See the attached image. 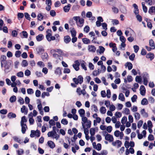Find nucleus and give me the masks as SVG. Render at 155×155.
<instances>
[{
  "mask_svg": "<svg viewBox=\"0 0 155 155\" xmlns=\"http://www.w3.org/2000/svg\"><path fill=\"white\" fill-rule=\"evenodd\" d=\"M73 81L75 84L71 83V85L73 87H76L77 86L76 84H81L83 82V78L82 75H79L78 78H74L73 79Z\"/></svg>",
  "mask_w": 155,
  "mask_h": 155,
  "instance_id": "f257e3e1",
  "label": "nucleus"
},
{
  "mask_svg": "<svg viewBox=\"0 0 155 155\" xmlns=\"http://www.w3.org/2000/svg\"><path fill=\"white\" fill-rule=\"evenodd\" d=\"M149 74L146 73H144L143 76V84L145 85H147L148 83V79L149 78Z\"/></svg>",
  "mask_w": 155,
  "mask_h": 155,
  "instance_id": "f03ea898",
  "label": "nucleus"
},
{
  "mask_svg": "<svg viewBox=\"0 0 155 155\" xmlns=\"http://www.w3.org/2000/svg\"><path fill=\"white\" fill-rule=\"evenodd\" d=\"M74 64H73L72 66L76 71H78L79 70V66L80 65V63L78 60L75 61H74Z\"/></svg>",
  "mask_w": 155,
  "mask_h": 155,
  "instance_id": "7ed1b4c3",
  "label": "nucleus"
},
{
  "mask_svg": "<svg viewBox=\"0 0 155 155\" xmlns=\"http://www.w3.org/2000/svg\"><path fill=\"white\" fill-rule=\"evenodd\" d=\"M105 140L110 142L114 140V138L112 135L107 134L105 137Z\"/></svg>",
  "mask_w": 155,
  "mask_h": 155,
  "instance_id": "20e7f679",
  "label": "nucleus"
},
{
  "mask_svg": "<svg viewBox=\"0 0 155 155\" xmlns=\"http://www.w3.org/2000/svg\"><path fill=\"white\" fill-rule=\"evenodd\" d=\"M64 43L68 44L71 41V39L69 35H67L64 37Z\"/></svg>",
  "mask_w": 155,
  "mask_h": 155,
  "instance_id": "39448f33",
  "label": "nucleus"
},
{
  "mask_svg": "<svg viewBox=\"0 0 155 155\" xmlns=\"http://www.w3.org/2000/svg\"><path fill=\"white\" fill-rule=\"evenodd\" d=\"M42 54L41 58L42 60L45 61H47L48 59V56L47 53L45 52Z\"/></svg>",
  "mask_w": 155,
  "mask_h": 155,
  "instance_id": "423d86ee",
  "label": "nucleus"
},
{
  "mask_svg": "<svg viewBox=\"0 0 155 155\" xmlns=\"http://www.w3.org/2000/svg\"><path fill=\"white\" fill-rule=\"evenodd\" d=\"M71 6V5L69 4H68L67 5L64 6L63 7V10L64 12H68L70 10Z\"/></svg>",
  "mask_w": 155,
  "mask_h": 155,
  "instance_id": "0eeeda50",
  "label": "nucleus"
},
{
  "mask_svg": "<svg viewBox=\"0 0 155 155\" xmlns=\"http://www.w3.org/2000/svg\"><path fill=\"white\" fill-rule=\"evenodd\" d=\"M84 22V20L83 18H80L79 17L78 21L79 24L77 23L78 26L80 27H81L83 25Z\"/></svg>",
  "mask_w": 155,
  "mask_h": 155,
  "instance_id": "6e6552de",
  "label": "nucleus"
},
{
  "mask_svg": "<svg viewBox=\"0 0 155 155\" xmlns=\"http://www.w3.org/2000/svg\"><path fill=\"white\" fill-rule=\"evenodd\" d=\"M21 132L22 134L25 133L26 129H28V127L26 124H21Z\"/></svg>",
  "mask_w": 155,
  "mask_h": 155,
  "instance_id": "1a4fd4ad",
  "label": "nucleus"
},
{
  "mask_svg": "<svg viewBox=\"0 0 155 155\" xmlns=\"http://www.w3.org/2000/svg\"><path fill=\"white\" fill-rule=\"evenodd\" d=\"M21 112L22 113H24L25 115H26L28 112V109L26 108L25 106L23 105L21 108Z\"/></svg>",
  "mask_w": 155,
  "mask_h": 155,
  "instance_id": "9d476101",
  "label": "nucleus"
},
{
  "mask_svg": "<svg viewBox=\"0 0 155 155\" xmlns=\"http://www.w3.org/2000/svg\"><path fill=\"white\" fill-rule=\"evenodd\" d=\"M48 146L51 148L53 149L55 147V145L53 142L49 140L47 143Z\"/></svg>",
  "mask_w": 155,
  "mask_h": 155,
  "instance_id": "9b49d317",
  "label": "nucleus"
},
{
  "mask_svg": "<svg viewBox=\"0 0 155 155\" xmlns=\"http://www.w3.org/2000/svg\"><path fill=\"white\" fill-rule=\"evenodd\" d=\"M6 56L4 55H2L0 58L1 62L4 63L5 64V63L7 64V62L6 61Z\"/></svg>",
  "mask_w": 155,
  "mask_h": 155,
  "instance_id": "f8f14e48",
  "label": "nucleus"
},
{
  "mask_svg": "<svg viewBox=\"0 0 155 155\" xmlns=\"http://www.w3.org/2000/svg\"><path fill=\"white\" fill-rule=\"evenodd\" d=\"M141 114L143 116L145 117H147L148 116V114L146 112L144 109H142L140 111Z\"/></svg>",
  "mask_w": 155,
  "mask_h": 155,
  "instance_id": "ddd939ff",
  "label": "nucleus"
},
{
  "mask_svg": "<svg viewBox=\"0 0 155 155\" xmlns=\"http://www.w3.org/2000/svg\"><path fill=\"white\" fill-rule=\"evenodd\" d=\"M149 45L152 48V49L155 48V45L153 39H151L149 40Z\"/></svg>",
  "mask_w": 155,
  "mask_h": 155,
  "instance_id": "4468645a",
  "label": "nucleus"
},
{
  "mask_svg": "<svg viewBox=\"0 0 155 155\" xmlns=\"http://www.w3.org/2000/svg\"><path fill=\"white\" fill-rule=\"evenodd\" d=\"M88 49L90 51L94 52L96 50V48L93 45L89 46Z\"/></svg>",
  "mask_w": 155,
  "mask_h": 155,
  "instance_id": "2eb2a0df",
  "label": "nucleus"
},
{
  "mask_svg": "<svg viewBox=\"0 0 155 155\" xmlns=\"http://www.w3.org/2000/svg\"><path fill=\"white\" fill-rule=\"evenodd\" d=\"M146 57L150 59V60H152L154 58V54L153 53L150 52L147 55Z\"/></svg>",
  "mask_w": 155,
  "mask_h": 155,
  "instance_id": "dca6fc26",
  "label": "nucleus"
},
{
  "mask_svg": "<svg viewBox=\"0 0 155 155\" xmlns=\"http://www.w3.org/2000/svg\"><path fill=\"white\" fill-rule=\"evenodd\" d=\"M16 115L15 114L12 112H10L8 113L7 117L9 119L12 118H15L16 117Z\"/></svg>",
  "mask_w": 155,
  "mask_h": 155,
  "instance_id": "f3484780",
  "label": "nucleus"
},
{
  "mask_svg": "<svg viewBox=\"0 0 155 155\" xmlns=\"http://www.w3.org/2000/svg\"><path fill=\"white\" fill-rule=\"evenodd\" d=\"M37 51L38 54H42V53L44 52V49L42 47H39L37 49Z\"/></svg>",
  "mask_w": 155,
  "mask_h": 155,
  "instance_id": "a211bd4d",
  "label": "nucleus"
},
{
  "mask_svg": "<svg viewBox=\"0 0 155 155\" xmlns=\"http://www.w3.org/2000/svg\"><path fill=\"white\" fill-rule=\"evenodd\" d=\"M44 38V36L42 34H40L36 36L37 40L38 41H40L43 40Z\"/></svg>",
  "mask_w": 155,
  "mask_h": 155,
  "instance_id": "6ab92c4d",
  "label": "nucleus"
},
{
  "mask_svg": "<svg viewBox=\"0 0 155 155\" xmlns=\"http://www.w3.org/2000/svg\"><path fill=\"white\" fill-rule=\"evenodd\" d=\"M82 41L83 43L85 44H87L90 43L91 41L87 38H83L82 39Z\"/></svg>",
  "mask_w": 155,
  "mask_h": 155,
  "instance_id": "aec40b11",
  "label": "nucleus"
},
{
  "mask_svg": "<svg viewBox=\"0 0 155 155\" xmlns=\"http://www.w3.org/2000/svg\"><path fill=\"white\" fill-rule=\"evenodd\" d=\"M51 51H54L55 52H57L59 53V54L60 55H61L63 54V52L60 49H53L51 50Z\"/></svg>",
  "mask_w": 155,
  "mask_h": 155,
  "instance_id": "412c9836",
  "label": "nucleus"
},
{
  "mask_svg": "<svg viewBox=\"0 0 155 155\" xmlns=\"http://www.w3.org/2000/svg\"><path fill=\"white\" fill-rule=\"evenodd\" d=\"M125 66H127L129 70L133 68V65L130 62H127L125 64Z\"/></svg>",
  "mask_w": 155,
  "mask_h": 155,
  "instance_id": "4be33fe9",
  "label": "nucleus"
},
{
  "mask_svg": "<svg viewBox=\"0 0 155 155\" xmlns=\"http://www.w3.org/2000/svg\"><path fill=\"white\" fill-rule=\"evenodd\" d=\"M78 112L80 116L83 117L84 116L85 111L83 109H81L78 110Z\"/></svg>",
  "mask_w": 155,
  "mask_h": 155,
  "instance_id": "5701e85b",
  "label": "nucleus"
},
{
  "mask_svg": "<svg viewBox=\"0 0 155 155\" xmlns=\"http://www.w3.org/2000/svg\"><path fill=\"white\" fill-rule=\"evenodd\" d=\"M148 12L150 14H151L153 13H155V7L152 6L149 8Z\"/></svg>",
  "mask_w": 155,
  "mask_h": 155,
  "instance_id": "b1692460",
  "label": "nucleus"
},
{
  "mask_svg": "<svg viewBox=\"0 0 155 155\" xmlns=\"http://www.w3.org/2000/svg\"><path fill=\"white\" fill-rule=\"evenodd\" d=\"M13 139L15 141L17 142L20 144L22 143L23 142L22 141L19 139L17 136H14L13 137Z\"/></svg>",
  "mask_w": 155,
  "mask_h": 155,
  "instance_id": "393cba45",
  "label": "nucleus"
},
{
  "mask_svg": "<svg viewBox=\"0 0 155 155\" xmlns=\"http://www.w3.org/2000/svg\"><path fill=\"white\" fill-rule=\"evenodd\" d=\"M82 124V125L83 127V128L84 129V133L85 134H89V130L88 129V128H86L85 127V126L84 124L83 123V122H81Z\"/></svg>",
  "mask_w": 155,
  "mask_h": 155,
  "instance_id": "a878e982",
  "label": "nucleus"
},
{
  "mask_svg": "<svg viewBox=\"0 0 155 155\" xmlns=\"http://www.w3.org/2000/svg\"><path fill=\"white\" fill-rule=\"evenodd\" d=\"M54 73L56 74H59V75H61L62 74L61 69L59 67L57 68L56 70L55 71Z\"/></svg>",
  "mask_w": 155,
  "mask_h": 155,
  "instance_id": "bb28decb",
  "label": "nucleus"
},
{
  "mask_svg": "<svg viewBox=\"0 0 155 155\" xmlns=\"http://www.w3.org/2000/svg\"><path fill=\"white\" fill-rule=\"evenodd\" d=\"M27 121V120L26 118V117L24 116L21 117V124H25L24 123L26 122Z\"/></svg>",
  "mask_w": 155,
  "mask_h": 155,
  "instance_id": "cd10ccee",
  "label": "nucleus"
},
{
  "mask_svg": "<svg viewBox=\"0 0 155 155\" xmlns=\"http://www.w3.org/2000/svg\"><path fill=\"white\" fill-rule=\"evenodd\" d=\"M148 104V101L146 98H143L141 101V104L142 105H146Z\"/></svg>",
  "mask_w": 155,
  "mask_h": 155,
  "instance_id": "c85d7f7f",
  "label": "nucleus"
},
{
  "mask_svg": "<svg viewBox=\"0 0 155 155\" xmlns=\"http://www.w3.org/2000/svg\"><path fill=\"white\" fill-rule=\"evenodd\" d=\"M70 32L72 37L76 36L77 32L74 28H72V30L70 31Z\"/></svg>",
  "mask_w": 155,
  "mask_h": 155,
  "instance_id": "c756f323",
  "label": "nucleus"
},
{
  "mask_svg": "<svg viewBox=\"0 0 155 155\" xmlns=\"http://www.w3.org/2000/svg\"><path fill=\"white\" fill-rule=\"evenodd\" d=\"M80 6L78 5H73L72 8V10L73 11H75L78 9Z\"/></svg>",
  "mask_w": 155,
  "mask_h": 155,
  "instance_id": "7c9ffc66",
  "label": "nucleus"
},
{
  "mask_svg": "<svg viewBox=\"0 0 155 155\" xmlns=\"http://www.w3.org/2000/svg\"><path fill=\"white\" fill-rule=\"evenodd\" d=\"M37 19L38 21H41L44 18V16L42 13H39L37 15Z\"/></svg>",
  "mask_w": 155,
  "mask_h": 155,
  "instance_id": "2f4dec72",
  "label": "nucleus"
},
{
  "mask_svg": "<svg viewBox=\"0 0 155 155\" xmlns=\"http://www.w3.org/2000/svg\"><path fill=\"white\" fill-rule=\"evenodd\" d=\"M16 97L15 96H12L10 98L9 100L11 103H13L16 101Z\"/></svg>",
  "mask_w": 155,
  "mask_h": 155,
  "instance_id": "473e14b6",
  "label": "nucleus"
},
{
  "mask_svg": "<svg viewBox=\"0 0 155 155\" xmlns=\"http://www.w3.org/2000/svg\"><path fill=\"white\" fill-rule=\"evenodd\" d=\"M118 99L121 101H124L125 100V97L124 94L122 93H120L118 97Z\"/></svg>",
  "mask_w": 155,
  "mask_h": 155,
  "instance_id": "72a5a7b5",
  "label": "nucleus"
},
{
  "mask_svg": "<svg viewBox=\"0 0 155 155\" xmlns=\"http://www.w3.org/2000/svg\"><path fill=\"white\" fill-rule=\"evenodd\" d=\"M99 69H98V70H95L94 71L93 73V74L94 76H97L100 73H101V71H99Z\"/></svg>",
  "mask_w": 155,
  "mask_h": 155,
  "instance_id": "f704fd0d",
  "label": "nucleus"
},
{
  "mask_svg": "<svg viewBox=\"0 0 155 155\" xmlns=\"http://www.w3.org/2000/svg\"><path fill=\"white\" fill-rule=\"evenodd\" d=\"M90 133L92 136H94L95 134V130L94 128H91L90 130Z\"/></svg>",
  "mask_w": 155,
  "mask_h": 155,
  "instance_id": "c9c22d12",
  "label": "nucleus"
},
{
  "mask_svg": "<svg viewBox=\"0 0 155 155\" xmlns=\"http://www.w3.org/2000/svg\"><path fill=\"white\" fill-rule=\"evenodd\" d=\"M142 5L143 7V12L145 13H146L147 12V7L145 5V3L144 2L142 3Z\"/></svg>",
  "mask_w": 155,
  "mask_h": 155,
  "instance_id": "e433bc0d",
  "label": "nucleus"
},
{
  "mask_svg": "<svg viewBox=\"0 0 155 155\" xmlns=\"http://www.w3.org/2000/svg\"><path fill=\"white\" fill-rule=\"evenodd\" d=\"M28 63L27 60H23L21 64L22 66L23 67H25L27 66L28 65Z\"/></svg>",
  "mask_w": 155,
  "mask_h": 155,
  "instance_id": "4c0bfd02",
  "label": "nucleus"
},
{
  "mask_svg": "<svg viewBox=\"0 0 155 155\" xmlns=\"http://www.w3.org/2000/svg\"><path fill=\"white\" fill-rule=\"evenodd\" d=\"M100 111L101 113L104 114L106 113V109L105 107H102L100 108Z\"/></svg>",
  "mask_w": 155,
  "mask_h": 155,
  "instance_id": "58836bf2",
  "label": "nucleus"
},
{
  "mask_svg": "<svg viewBox=\"0 0 155 155\" xmlns=\"http://www.w3.org/2000/svg\"><path fill=\"white\" fill-rule=\"evenodd\" d=\"M135 81L139 83L141 82L142 79L140 76H137L135 78Z\"/></svg>",
  "mask_w": 155,
  "mask_h": 155,
  "instance_id": "ea45409f",
  "label": "nucleus"
},
{
  "mask_svg": "<svg viewBox=\"0 0 155 155\" xmlns=\"http://www.w3.org/2000/svg\"><path fill=\"white\" fill-rule=\"evenodd\" d=\"M92 110H93L95 112H97L98 111L97 107L94 104H93L91 106Z\"/></svg>",
  "mask_w": 155,
  "mask_h": 155,
  "instance_id": "a19ab883",
  "label": "nucleus"
},
{
  "mask_svg": "<svg viewBox=\"0 0 155 155\" xmlns=\"http://www.w3.org/2000/svg\"><path fill=\"white\" fill-rule=\"evenodd\" d=\"M134 117L136 120H138L140 118V114L138 112H136L134 114Z\"/></svg>",
  "mask_w": 155,
  "mask_h": 155,
  "instance_id": "79ce46f5",
  "label": "nucleus"
},
{
  "mask_svg": "<svg viewBox=\"0 0 155 155\" xmlns=\"http://www.w3.org/2000/svg\"><path fill=\"white\" fill-rule=\"evenodd\" d=\"M82 117V122H83L84 124L86 123L88 121L87 118L83 116L81 117Z\"/></svg>",
  "mask_w": 155,
  "mask_h": 155,
  "instance_id": "37998d69",
  "label": "nucleus"
},
{
  "mask_svg": "<svg viewBox=\"0 0 155 155\" xmlns=\"http://www.w3.org/2000/svg\"><path fill=\"white\" fill-rule=\"evenodd\" d=\"M99 47L100 50V51H99V53H100V54L103 53L105 50V48L101 46H100Z\"/></svg>",
  "mask_w": 155,
  "mask_h": 155,
  "instance_id": "c03bdc74",
  "label": "nucleus"
},
{
  "mask_svg": "<svg viewBox=\"0 0 155 155\" xmlns=\"http://www.w3.org/2000/svg\"><path fill=\"white\" fill-rule=\"evenodd\" d=\"M61 122L62 124L64 125H67L68 123V120L66 119H62L61 120Z\"/></svg>",
  "mask_w": 155,
  "mask_h": 155,
  "instance_id": "a18cd8bd",
  "label": "nucleus"
},
{
  "mask_svg": "<svg viewBox=\"0 0 155 155\" xmlns=\"http://www.w3.org/2000/svg\"><path fill=\"white\" fill-rule=\"evenodd\" d=\"M56 134H54V132L53 131H50L48 133V137H51L55 135Z\"/></svg>",
  "mask_w": 155,
  "mask_h": 155,
  "instance_id": "49530a36",
  "label": "nucleus"
},
{
  "mask_svg": "<svg viewBox=\"0 0 155 155\" xmlns=\"http://www.w3.org/2000/svg\"><path fill=\"white\" fill-rule=\"evenodd\" d=\"M21 52L20 51H17L15 53V56L17 58H19L21 56Z\"/></svg>",
  "mask_w": 155,
  "mask_h": 155,
  "instance_id": "de8ad7c7",
  "label": "nucleus"
},
{
  "mask_svg": "<svg viewBox=\"0 0 155 155\" xmlns=\"http://www.w3.org/2000/svg\"><path fill=\"white\" fill-rule=\"evenodd\" d=\"M84 31L86 33H88L90 31V27L88 25L86 26L84 28Z\"/></svg>",
  "mask_w": 155,
  "mask_h": 155,
  "instance_id": "09e8293b",
  "label": "nucleus"
},
{
  "mask_svg": "<svg viewBox=\"0 0 155 155\" xmlns=\"http://www.w3.org/2000/svg\"><path fill=\"white\" fill-rule=\"evenodd\" d=\"M137 99V96L135 95H134L133 96L131 97V100L133 102H134L136 101Z\"/></svg>",
  "mask_w": 155,
  "mask_h": 155,
  "instance_id": "8fccbe9b",
  "label": "nucleus"
},
{
  "mask_svg": "<svg viewBox=\"0 0 155 155\" xmlns=\"http://www.w3.org/2000/svg\"><path fill=\"white\" fill-rule=\"evenodd\" d=\"M24 14L22 13H18L17 14L18 18L19 20V18H22L24 17Z\"/></svg>",
  "mask_w": 155,
  "mask_h": 155,
  "instance_id": "3c124183",
  "label": "nucleus"
},
{
  "mask_svg": "<svg viewBox=\"0 0 155 155\" xmlns=\"http://www.w3.org/2000/svg\"><path fill=\"white\" fill-rule=\"evenodd\" d=\"M95 149H97V150L99 151L101 150V144L98 143L97 145V146L95 147Z\"/></svg>",
  "mask_w": 155,
  "mask_h": 155,
  "instance_id": "603ef678",
  "label": "nucleus"
},
{
  "mask_svg": "<svg viewBox=\"0 0 155 155\" xmlns=\"http://www.w3.org/2000/svg\"><path fill=\"white\" fill-rule=\"evenodd\" d=\"M24 15L25 18L27 19L30 21L31 20V18L30 17V15L27 12L25 13H24Z\"/></svg>",
  "mask_w": 155,
  "mask_h": 155,
  "instance_id": "864d4df0",
  "label": "nucleus"
},
{
  "mask_svg": "<svg viewBox=\"0 0 155 155\" xmlns=\"http://www.w3.org/2000/svg\"><path fill=\"white\" fill-rule=\"evenodd\" d=\"M18 155H22L24 152V150L22 149H20V150H18L17 151Z\"/></svg>",
  "mask_w": 155,
  "mask_h": 155,
  "instance_id": "5fc2aeb1",
  "label": "nucleus"
},
{
  "mask_svg": "<svg viewBox=\"0 0 155 155\" xmlns=\"http://www.w3.org/2000/svg\"><path fill=\"white\" fill-rule=\"evenodd\" d=\"M50 15L52 17H54L56 15V13L54 10H51L50 12Z\"/></svg>",
  "mask_w": 155,
  "mask_h": 155,
  "instance_id": "6e6d98bb",
  "label": "nucleus"
},
{
  "mask_svg": "<svg viewBox=\"0 0 155 155\" xmlns=\"http://www.w3.org/2000/svg\"><path fill=\"white\" fill-rule=\"evenodd\" d=\"M49 93L44 92L41 94V97L42 98H44L45 97V96H49Z\"/></svg>",
  "mask_w": 155,
  "mask_h": 155,
  "instance_id": "4d7b16f0",
  "label": "nucleus"
},
{
  "mask_svg": "<svg viewBox=\"0 0 155 155\" xmlns=\"http://www.w3.org/2000/svg\"><path fill=\"white\" fill-rule=\"evenodd\" d=\"M148 139L149 141L153 140H154L153 136L151 134H149L148 136Z\"/></svg>",
  "mask_w": 155,
  "mask_h": 155,
  "instance_id": "13d9d810",
  "label": "nucleus"
},
{
  "mask_svg": "<svg viewBox=\"0 0 155 155\" xmlns=\"http://www.w3.org/2000/svg\"><path fill=\"white\" fill-rule=\"evenodd\" d=\"M102 26L104 29L106 30H107V25L106 23H103L102 24Z\"/></svg>",
  "mask_w": 155,
  "mask_h": 155,
  "instance_id": "bf43d9fd",
  "label": "nucleus"
},
{
  "mask_svg": "<svg viewBox=\"0 0 155 155\" xmlns=\"http://www.w3.org/2000/svg\"><path fill=\"white\" fill-rule=\"evenodd\" d=\"M124 111V113L127 115L129 114L130 113L129 109L127 108H125Z\"/></svg>",
  "mask_w": 155,
  "mask_h": 155,
  "instance_id": "052dcab7",
  "label": "nucleus"
},
{
  "mask_svg": "<svg viewBox=\"0 0 155 155\" xmlns=\"http://www.w3.org/2000/svg\"><path fill=\"white\" fill-rule=\"evenodd\" d=\"M127 117L125 116H124L122 119L121 123L123 124H124L127 120Z\"/></svg>",
  "mask_w": 155,
  "mask_h": 155,
  "instance_id": "680f3d73",
  "label": "nucleus"
},
{
  "mask_svg": "<svg viewBox=\"0 0 155 155\" xmlns=\"http://www.w3.org/2000/svg\"><path fill=\"white\" fill-rule=\"evenodd\" d=\"M35 136L37 137H38L40 136L41 133L40 131L38 130H37L35 131Z\"/></svg>",
  "mask_w": 155,
  "mask_h": 155,
  "instance_id": "e2e57ef3",
  "label": "nucleus"
},
{
  "mask_svg": "<svg viewBox=\"0 0 155 155\" xmlns=\"http://www.w3.org/2000/svg\"><path fill=\"white\" fill-rule=\"evenodd\" d=\"M136 18H137V20L139 22H141L142 20V16L139 15H137L136 16Z\"/></svg>",
  "mask_w": 155,
  "mask_h": 155,
  "instance_id": "0e129e2a",
  "label": "nucleus"
},
{
  "mask_svg": "<svg viewBox=\"0 0 155 155\" xmlns=\"http://www.w3.org/2000/svg\"><path fill=\"white\" fill-rule=\"evenodd\" d=\"M120 40L123 43H125L126 39L123 36H121L120 38Z\"/></svg>",
  "mask_w": 155,
  "mask_h": 155,
  "instance_id": "69168bd1",
  "label": "nucleus"
},
{
  "mask_svg": "<svg viewBox=\"0 0 155 155\" xmlns=\"http://www.w3.org/2000/svg\"><path fill=\"white\" fill-rule=\"evenodd\" d=\"M106 130L108 133H110L112 130V126H108L107 127Z\"/></svg>",
  "mask_w": 155,
  "mask_h": 155,
  "instance_id": "338daca9",
  "label": "nucleus"
},
{
  "mask_svg": "<svg viewBox=\"0 0 155 155\" xmlns=\"http://www.w3.org/2000/svg\"><path fill=\"white\" fill-rule=\"evenodd\" d=\"M17 75L19 77H22L24 76L23 73L22 71H20L17 74Z\"/></svg>",
  "mask_w": 155,
  "mask_h": 155,
  "instance_id": "774afa93",
  "label": "nucleus"
}]
</instances>
